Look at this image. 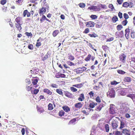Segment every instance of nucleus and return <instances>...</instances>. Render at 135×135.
Wrapping results in <instances>:
<instances>
[{"label":"nucleus","mask_w":135,"mask_h":135,"mask_svg":"<svg viewBox=\"0 0 135 135\" xmlns=\"http://www.w3.org/2000/svg\"><path fill=\"white\" fill-rule=\"evenodd\" d=\"M93 110L90 108H87L86 107H83L81 111V112L84 114L88 115L89 114V112L90 111H93Z\"/></svg>","instance_id":"nucleus-1"},{"label":"nucleus","mask_w":135,"mask_h":135,"mask_svg":"<svg viewBox=\"0 0 135 135\" xmlns=\"http://www.w3.org/2000/svg\"><path fill=\"white\" fill-rule=\"evenodd\" d=\"M115 106L113 104H111L110 105V107L109 110V113L115 115L116 112L115 110Z\"/></svg>","instance_id":"nucleus-2"},{"label":"nucleus","mask_w":135,"mask_h":135,"mask_svg":"<svg viewBox=\"0 0 135 135\" xmlns=\"http://www.w3.org/2000/svg\"><path fill=\"white\" fill-rule=\"evenodd\" d=\"M118 122L116 119L114 120L111 123V125L113 129H116L118 126Z\"/></svg>","instance_id":"nucleus-3"},{"label":"nucleus","mask_w":135,"mask_h":135,"mask_svg":"<svg viewBox=\"0 0 135 135\" xmlns=\"http://www.w3.org/2000/svg\"><path fill=\"white\" fill-rule=\"evenodd\" d=\"M126 57V56L124 54L122 53L119 55V60L121 62L124 63L125 62Z\"/></svg>","instance_id":"nucleus-4"},{"label":"nucleus","mask_w":135,"mask_h":135,"mask_svg":"<svg viewBox=\"0 0 135 135\" xmlns=\"http://www.w3.org/2000/svg\"><path fill=\"white\" fill-rule=\"evenodd\" d=\"M88 9L90 11H99L100 10V8L99 7L96 6H92L90 7H89Z\"/></svg>","instance_id":"nucleus-5"},{"label":"nucleus","mask_w":135,"mask_h":135,"mask_svg":"<svg viewBox=\"0 0 135 135\" xmlns=\"http://www.w3.org/2000/svg\"><path fill=\"white\" fill-rule=\"evenodd\" d=\"M86 69V68L85 67H83L81 68H78L75 69V72L77 74H79L82 73Z\"/></svg>","instance_id":"nucleus-6"},{"label":"nucleus","mask_w":135,"mask_h":135,"mask_svg":"<svg viewBox=\"0 0 135 135\" xmlns=\"http://www.w3.org/2000/svg\"><path fill=\"white\" fill-rule=\"evenodd\" d=\"M95 57L94 56H92L90 54H89L86 57L85 59L84 60L86 61H90L91 59V60L93 61H94L95 59Z\"/></svg>","instance_id":"nucleus-7"},{"label":"nucleus","mask_w":135,"mask_h":135,"mask_svg":"<svg viewBox=\"0 0 135 135\" xmlns=\"http://www.w3.org/2000/svg\"><path fill=\"white\" fill-rule=\"evenodd\" d=\"M49 8L48 6H46V8L42 7L41 9L40 8L39 11V13L40 15H41L44 14L46 12V8L47 9Z\"/></svg>","instance_id":"nucleus-8"},{"label":"nucleus","mask_w":135,"mask_h":135,"mask_svg":"<svg viewBox=\"0 0 135 135\" xmlns=\"http://www.w3.org/2000/svg\"><path fill=\"white\" fill-rule=\"evenodd\" d=\"M85 24L86 27H93L95 25L94 23L91 21L86 22Z\"/></svg>","instance_id":"nucleus-9"},{"label":"nucleus","mask_w":135,"mask_h":135,"mask_svg":"<svg viewBox=\"0 0 135 135\" xmlns=\"http://www.w3.org/2000/svg\"><path fill=\"white\" fill-rule=\"evenodd\" d=\"M39 78L37 77H33L32 79V83L33 85H36L38 82Z\"/></svg>","instance_id":"nucleus-10"},{"label":"nucleus","mask_w":135,"mask_h":135,"mask_svg":"<svg viewBox=\"0 0 135 135\" xmlns=\"http://www.w3.org/2000/svg\"><path fill=\"white\" fill-rule=\"evenodd\" d=\"M65 95L66 97L70 98H73L74 97L72 94L67 91H65Z\"/></svg>","instance_id":"nucleus-11"},{"label":"nucleus","mask_w":135,"mask_h":135,"mask_svg":"<svg viewBox=\"0 0 135 135\" xmlns=\"http://www.w3.org/2000/svg\"><path fill=\"white\" fill-rule=\"evenodd\" d=\"M123 133L124 135H131L130 131L126 128L123 129Z\"/></svg>","instance_id":"nucleus-12"},{"label":"nucleus","mask_w":135,"mask_h":135,"mask_svg":"<svg viewBox=\"0 0 135 135\" xmlns=\"http://www.w3.org/2000/svg\"><path fill=\"white\" fill-rule=\"evenodd\" d=\"M129 32L130 30L129 28H127L125 30V36L127 39H129Z\"/></svg>","instance_id":"nucleus-13"},{"label":"nucleus","mask_w":135,"mask_h":135,"mask_svg":"<svg viewBox=\"0 0 135 135\" xmlns=\"http://www.w3.org/2000/svg\"><path fill=\"white\" fill-rule=\"evenodd\" d=\"M97 103L91 101L89 104V107L91 109L94 108L97 105Z\"/></svg>","instance_id":"nucleus-14"},{"label":"nucleus","mask_w":135,"mask_h":135,"mask_svg":"<svg viewBox=\"0 0 135 135\" xmlns=\"http://www.w3.org/2000/svg\"><path fill=\"white\" fill-rule=\"evenodd\" d=\"M83 105L81 102H79L76 103L74 105L75 107L76 108L79 109H80L81 108Z\"/></svg>","instance_id":"nucleus-15"},{"label":"nucleus","mask_w":135,"mask_h":135,"mask_svg":"<svg viewBox=\"0 0 135 135\" xmlns=\"http://www.w3.org/2000/svg\"><path fill=\"white\" fill-rule=\"evenodd\" d=\"M108 94L111 98H113L115 97V92L113 90H110L108 92Z\"/></svg>","instance_id":"nucleus-16"},{"label":"nucleus","mask_w":135,"mask_h":135,"mask_svg":"<svg viewBox=\"0 0 135 135\" xmlns=\"http://www.w3.org/2000/svg\"><path fill=\"white\" fill-rule=\"evenodd\" d=\"M22 24L19 23H15V26L17 28V30L20 31L22 29V28L21 26Z\"/></svg>","instance_id":"nucleus-17"},{"label":"nucleus","mask_w":135,"mask_h":135,"mask_svg":"<svg viewBox=\"0 0 135 135\" xmlns=\"http://www.w3.org/2000/svg\"><path fill=\"white\" fill-rule=\"evenodd\" d=\"M22 17L18 16L16 17L15 20V21L17 23H20L22 21Z\"/></svg>","instance_id":"nucleus-18"},{"label":"nucleus","mask_w":135,"mask_h":135,"mask_svg":"<svg viewBox=\"0 0 135 135\" xmlns=\"http://www.w3.org/2000/svg\"><path fill=\"white\" fill-rule=\"evenodd\" d=\"M103 107L104 105L103 103L100 104L97 107V110L100 111Z\"/></svg>","instance_id":"nucleus-19"},{"label":"nucleus","mask_w":135,"mask_h":135,"mask_svg":"<svg viewBox=\"0 0 135 135\" xmlns=\"http://www.w3.org/2000/svg\"><path fill=\"white\" fill-rule=\"evenodd\" d=\"M43 91L48 94L51 95L52 94V92L47 89H44Z\"/></svg>","instance_id":"nucleus-20"},{"label":"nucleus","mask_w":135,"mask_h":135,"mask_svg":"<svg viewBox=\"0 0 135 135\" xmlns=\"http://www.w3.org/2000/svg\"><path fill=\"white\" fill-rule=\"evenodd\" d=\"M85 99L84 94H81L79 95V97L78 98V100L79 101H82Z\"/></svg>","instance_id":"nucleus-21"},{"label":"nucleus","mask_w":135,"mask_h":135,"mask_svg":"<svg viewBox=\"0 0 135 135\" xmlns=\"http://www.w3.org/2000/svg\"><path fill=\"white\" fill-rule=\"evenodd\" d=\"M62 108L66 112H68L70 111V108L67 106H63Z\"/></svg>","instance_id":"nucleus-22"},{"label":"nucleus","mask_w":135,"mask_h":135,"mask_svg":"<svg viewBox=\"0 0 135 135\" xmlns=\"http://www.w3.org/2000/svg\"><path fill=\"white\" fill-rule=\"evenodd\" d=\"M65 75L64 74H57L55 76L56 78H65Z\"/></svg>","instance_id":"nucleus-23"},{"label":"nucleus","mask_w":135,"mask_h":135,"mask_svg":"<svg viewBox=\"0 0 135 135\" xmlns=\"http://www.w3.org/2000/svg\"><path fill=\"white\" fill-rule=\"evenodd\" d=\"M39 89H35L34 91H31V93L32 94H36L39 92Z\"/></svg>","instance_id":"nucleus-24"},{"label":"nucleus","mask_w":135,"mask_h":135,"mask_svg":"<svg viewBox=\"0 0 135 135\" xmlns=\"http://www.w3.org/2000/svg\"><path fill=\"white\" fill-rule=\"evenodd\" d=\"M123 80L125 82H130L131 81V78L130 77H126Z\"/></svg>","instance_id":"nucleus-25"},{"label":"nucleus","mask_w":135,"mask_h":135,"mask_svg":"<svg viewBox=\"0 0 135 135\" xmlns=\"http://www.w3.org/2000/svg\"><path fill=\"white\" fill-rule=\"evenodd\" d=\"M105 131L106 132H108L109 130V126L108 124H105L104 126Z\"/></svg>","instance_id":"nucleus-26"},{"label":"nucleus","mask_w":135,"mask_h":135,"mask_svg":"<svg viewBox=\"0 0 135 135\" xmlns=\"http://www.w3.org/2000/svg\"><path fill=\"white\" fill-rule=\"evenodd\" d=\"M59 33V31L58 30H55L52 33V35L54 37H56Z\"/></svg>","instance_id":"nucleus-27"},{"label":"nucleus","mask_w":135,"mask_h":135,"mask_svg":"<svg viewBox=\"0 0 135 135\" xmlns=\"http://www.w3.org/2000/svg\"><path fill=\"white\" fill-rule=\"evenodd\" d=\"M112 22L114 23H115L117 21H118V18L117 16H114L113 17L112 20Z\"/></svg>","instance_id":"nucleus-28"},{"label":"nucleus","mask_w":135,"mask_h":135,"mask_svg":"<svg viewBox=\"0 0 135 135\" xmlns=\"http://www.w3.org/2000/svg\"><path fill=\"white\" fill-rule=\"evenodd\" d=\"M37 111L40 113H41L43 112L44 111V110L43 108L42 107H37Z\"/></svg>","instance_id":"nucleus-29"},{"label":"nucleus","mask_w":135,"mask_h":135,"mask_svg":"<svg viewBox=\"0 0 135 135\" xmlns=\"http://www.w3.org/2000/svg\"><path fill=\"white\" fill-rule=\"evenodd\" d=\"M129 3L127 2H124L122 4V6L125 8H127L129 7Z\"/></svg>","instance_id":"nucleus-30"},{"label":"nucleus","mask_w":135,"mask_h":135,"mask_svg":"<svg viewBox=\"0 0 135 135\" xmlns=\"http://www.w3.org/2000/svg\"><path fill=\"white\" fill-rule=\"evenodd\" d=\"M129 110L130 109L129 108L127 107H125L122 111V113L123 114H125L126 112H128Z\"/></svg>","instance_id":"nucleus-31"},{"label":"nucleus","mask_w":135,"mask_h":135,"mask_svg":"<svg viewBox=\"0 0 135 135\" xmlns=\"http://www.w3.org/2000/svg\"><path fill=\"white\" fill-rule=\"evenodd\" d=\"M56 92L60 95H62L63 93L62 90L60 89H57L56 90Z\"/></svg>","instance_id":"nucleus-32"},{"label":"nucleus","mask_w":135,"mask_h":135,"mask_svg":"<svg viewBox=\"0 0 135 135\" xmlns=\"http://www.w3.org/2000/svg\"><path fill=\"white\" fill-rule=\"evenodd\" d=\"M53 109V105L51 103H49L48 105V109L49 110H51Z\"/></svg>","instance_id":"nucleus-33"},{"label":"nucleus","mask_w":135,"mask_h":135,"mask_svg":"<svg viewBox=\"0 0 135 135\" xmlns=\"http://www.w3.org/2000/svg\"><path fill=\"white\" fill-rule=\"evenodd\" d=\"M65 112L63 110L60 111L59 113V116L61 117L64 115Z\"/></svg>","instance_id":"nucleus-34"},{"label":"nucleus","mask_w":135,"mask_h":135,"mask_svg":"<svg viewBox=\"0 0 135 135\" xmlns=\"http://www.w3.org/2000/svg\"><path fill=\"white\" fill-rule=\"evenodd\" d=\"M68 55H69L68 56V59L69 60L71 61H73L74 59V56L69 54H68Z\"/></svg>","instance_id":"nucleus-35"},{"label":"nucleus","mask_w":135,"mask_h":135,"mask_svg":"<svg viewBox=\"0 0 135 135\" xmlns=\"http://www.w3.org/2000/svg\"><path fill=\"white\" fill-rule=\"evenodd\" d=\"M123 28V27L121 25H119L117 26V28L118 31L121 30Z\"/></svg>","instance_id":"nucleus-36"},{"label":"nucleus","mask_w":135,"mask_h":135,"mask_svg":"<svg viewBox=\"0 0 135 135\" xmlns=\"http://www.w3.org/2000/svg\"><path fill=\"white\" fill-rule=\"evenodd\" d=\"M95 100L96 102L98 103H100L101 102V100L99 96H97L95 98Z\"/></svg>","instance_id":"nucleus-37"},{"label":"nucleus","mask_w":135,"mask_h":135,"mask_svg":"<svg viewBox=\"0 0 135 135\" xmlns=\"http://www.w3.org/2000/svg\"><path fill=\"white\" fill-rule=\"evenodd\" d=\"M90 98H92L94 96V93L93 91H91L88 93Z\"/></svg>","instance_id":"nucleus-38"},{"label":"nucleus","mask_w":135,"mask_h":135,"mask_svg":"<svg viewBox=\"0 0 135 135\" xmlns=\"http://www.w3.org/2000/svg\"><path fill=\"white\" fill-rule=\"evenodd\" d=\"M88 35L91 37H95L98 36L96 35V34L95 33H93L92 34H88Z\"/></svg>","instance_id":"nucleus-39"},{"label":"nucleus","mask_w":135,"mask_h":135,"mask_svg":"<svg viewBox=\"0 0 135 135\" xmlns=\"http://www.w3.org/2000/svg\"><path fill=\"white\" fill-rule=\"evenodd\" d=\"M118 73L120 74H125L126 72L123 70H119L117 71Z\"/></svg>","instance_id":"nucleus-40"},{"label":"nucleus","mask_w":135,"mask_h":135,"mask_svg":"<svg viewBox=\"0 0 135 135\" xmlns=\"http://www.w3.org/2000/svg\"><path fill=\"white\" fill-rule=\"evenodd\" d=\"M131 37L133 38H135V32L132 31L131 33Z\"/></svg>","instance_id":"nucleus-41"},{"label":"nucleus","mask_w":135,"mask_h":135,"mask_svg":"<svg viewBox=\"0 0 135 135\" xmlns=\"http://www.w3.org/2000/svg\"><path fill=\"white\" fill-rule=\"evenodd\" d=\"M88 45L92 49L94 50L95 51H96L97 50L96 49H95L94 48V46L91 43H89L88 44Z\"/></svg>","instance_id":"nucleus-42"},{"label":"nucleus","mask_w":135,"mask_h":135,"mask_svg":"<svg viewBox=\"0 0 135 135\" xmlns=\"http://www.w3.org/2000/svg\"><path fill=\"white\" fill-rule=\"evenodd\" d=\"M89 32H90V30H89V28H86V29H85V30L83 32V33H84L87 34V33H89Z\"/></svg>","instance_id":"nucleus-43"},{"label":"nucleus","mask_w":135,"mask_h":135,"mask_svg":"<svg viewBox=\"0 0 135 135\" xmlns=\"http://www.w3.org/2000/svg\"><path fill=\"white\" fill-rule=\"evenodd\" d=\"M124 122L122 121H120V129H122L124 128Z\"/></svg>","instance_id":"nucleus-44"},{"label":"nucleus","mask_w":135,"mask_h":135,"mask_svg":"<svg viewBox=\"0 0 135 135\" xmlns=\"http://www.w3.org/2000/svg\"><path fill=\"white\" fill-rule=\"evenodd\" d=\"M128 23V21L126 20H124L122 22V24L124 26H125Z\"/></svg>","instance_id":"nucleus-45"},{"label":"nucleus","mask_w":135,"mask_h":135,"mask_svg":"<svg viewBox=\"0 0 135 135\" xmlns=\"http://www.w3.org/2000/svg\"><path fill=\"white\" fill-rule=\"evenodd\" d=\"M108 7L109 8L111 9V10L112 11H113L114 9L113 5L112 4H109V5Z\"/></svg>","instance_id":"nucleus-46"},{"label":"nucleus","mask_w":135,"mask_h":135,"mask_svg":"<svg viewBox=\"0 0 135 135\" xmlns=\"http://www.w3.org/2000/svg\"><path fill=\"white\" fill-rule=\"evenodd\" d=\"M119 83L117 82L116 81L114 80L111 82L110 84L111 85H116Z\"/></svg>","instance_id":"nucleus-47"},{"label":"nucleus","mask_w":135,"mask_h":135,"mask_svg":"<svg viewBox=\"0 0 135 135\" xmlns=\"http://www.w3.org/2000/svg\"><path fill=\"white\" fill-rule=\"evenodd\" d=\"M79 5V7L81 8L85 7V4L83 3H80Z\"/></svg>","instance_id":"nucleus-48"},{"label":"nucleus","mask_w":135,"mask_h":135,"mask_svg":"<svg viewBox=\"0 0 135 135\" xmlns=\"http://www.w3.org/2000/svg\"><path fill=\"white\" fill-rule=\"evenodd\" d=\"M41 42L38 41L37 40V42L36 45V46L37 47H39L41 45Z\"/></svg>","instance_id":"nucleus-49"},{"label":"nucleus","mask_w":135,"mask_h":135,"mask_svg":"<svg viewBox=\"0 0 135 135\" xmlns=\"http://www.w3.org/2000/svg\"><path fill=\"white\" fill-rule=\"evenodd\" d=\"M67 63L70 66L74 65V64L72 62H71L70 61H67Z\"/></svg>","instance_id":"nucleus-50"},{"label":"nucleus","mask_w":135,"mask_h":135,"mask_svg":"<svg viewBox=\"0 0 135 135\" xmlns=\"http://www.w3.org/2000/svg\"><path fill=\"white\" fill-rule=\"evenodd\" d=\"M25 35L28 37H32V35L31 32H26L25 33Z\"/></svg>","instance_id":"nucleus-51"},{"label":"nucleus","mask_w":135,"mask_h":135,"mask_svg":"<svg viewBox=\"0 0 135 135\" xmlns=\"http://www.w3.org/2000/svg\"><path fill=\"white\" fill-rule=\"evenodd\" d=\"M123 17L125 19V20H126V19H127L129 18V16L126 13H124L123 14Z\"/></svg>","instance_id":"nucleus-52"},{"label":"nucleus","mask_w":135,"mask_h":135,"mask_svg":"<svg viewBox=\"0 0 135 135\" xmlns=\"http://www.w3.org/2000/svg\"><path fill=\"white\" fill-rule=\"evenodd\" d=\"M70 89L71 91L73 92H76L77 91V90L76 89L73 87H71L70 88Z\"/></svg>","instance_id":"nucleus-53"},{"label":"nucleus","mask_w":135,"mask_h":135,"mask_svg":"<svg viewBox=\"0 0 135 135\" xmlns=\"http://www.w3.org/2000/svg\"><path fill=\"white\" fill-rule=\"evenodd\" d=\"M129 7L130 8H132L134 6L133 3L132 2H130L129 3Z\"/></svg>","instance_id":"nucleus-54"},{"label":"nucleus","mask_w":135,"mask_h":135,"mask_svg":"<svg viewBox=\"0 0 135 135\" xmlns=\"http://www.w3.org/2000/svg\"><path fill=\"white\" fill-rule=\"evenodd\" d=\"M31 21V19L29 18H27L26 20V22L29 23H30Z\"/></svg>","instance_id":"nucleus-55"},{"label":"nucleus","mask_w":135,"mask_h":135,"mask_svg":"<svg viewBox=\"0 0 135 135\" xmlns=\"http://www.w3.org/2000/svg\"><path fill=\"white\" fill-rule=\"evenodd\" d=\"M28 48L32 50L33 49V45L32 44H29Z\"/></svg>","instance_id":"nucleus-56"},{"label":"nucleus","mask_w":135,"mask_h":135,"mask_svg":"<svg viewBox=\"0 0 135 135\" xmlns=\"http://www.w3.org/2000/svg\"><path fill=\"white\" fill-rule=\"evenodd\" d=\"M28 12V11L26 9V10L23 11V16L24 17H25L26 16V15H27V13Z\"/></svg>","instance_id":"nucleus-57"},{"label":"nucleus","mask_w":135,"mask_h":135,"mask_svg":"<svg viewBox=\"0 0 135 135\" xmlns=\"http://www.w3.org/2000/svg\"><path fill=\"white\" fill-rule=\"evenodd\" d=\"M48 57V55L47 54L44 57L42 58V60L43 61H44L46 59H47Z\"/></svg>","instance_id":"nucleus-58"},{"label":"nucleus","mask_w":135,"mask_h":135,"mask_svg":"<svg viewBox=\"0 0 135 135\" xmlns=\"http://www.w3.org/2000/svg\"><path fill=\"white\" fill-rule=\"evenodd\" d=\"M90 17H91V18L92 19H96L97 17V16L96 15H92Z\"/></svg>","instance_id":"nucleus-59"},{"label":"nucleus","mask_w":135,"mask_h":135,"mask_svg":"<svg viewBox=\"0 0 135 135\" xmlns=\"http://www.w3.org/2000/svg\"><path fill=\"white\" fill-rule=\"evenodd\" d=\"M6 3V0H1L0 2L3 5Z\"/></svg>","instance_id":"nucleus-60"},{"label":"nucleus","mask_w":135,"mask_h":135,"mask_svg":"<svg viewBox=\"0 0 135 135\" xmlns=\"http://www.w3.org/2000/svg\"><path fill=\"white\" fill-rule=\"evenodd\" d=\"M118 16L120 19L122 18H123L122 13L119 12L118 13Z\"/></svg>","instance_id":"nucleus-61"},{"label":"nucleus","mask_w":135,"mask_h":135,"mask_svg":"<svg viewBox=\"0 0 135 135\" xmlns=\"http://www.w3.org/2000/svg\"><path fill=\"white\" fill-rule=\"evenodd\" d=\"M32 87H30V86H28L26 87V90L27 91H31V89Z\"/></svg>","instance_id":"nucleus-62"},{"label":"nucleus","mask_w":135,"mask_h":135,"mask_svg":"<svg viewBox=\"0 0 135 135\" xmlns=\"http://www.w3.org/2000/svg\"><path fill=\"white\" fill-rule=\"evenodd\" d=\"M117 2L120 5L123 2V0H117Z\"/></svg>","instance_id":"nucleus-63"},{"label":"nucleus","mask_w":135,"mask_h":135,"mask_svg":"<svg viewBox=\"0 0 135 135\" xmlns=\"http://www.w3.org/2000/svg\"><path fill=\"white\" fill-rule=\"evenodd\" d=\"M115 135H122V134L120 131H117L115 133Z\"/></svg>","instance_id":"nucleus-64"}]
</instances>
